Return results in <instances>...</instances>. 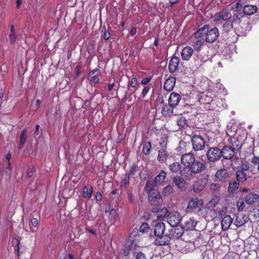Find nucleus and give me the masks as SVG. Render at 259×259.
Instances as JSON below:
<instances>
[{
    "label": "nucleus",
    "mask_w": 259,
    "mask_h": 259,
    "mask_svg": "<svg viewBox=\"0 0 259 259\" xmlns=\"http://www.w3.org/2000/svg\"><path fill=\"white\" fill-rule=\"evenodd\" d=\"M149 89L150 88L148 87H145L144 88L141 94V96H142L143 98H144L146 95L149 91Z\"/></svg>",
    "instance_id": "56"
},
{
    "label": "nucleus",
    "mask_w": 259,
    "mask_h": 259,
    "mask_svg": "<svg viewBox=\"0 0 259 259\" xmlns=\"http://www.w3.org/2000/svg\"><path fill=\"white\" fill-rule=\"evenodd\" d=\"M93 192V188L91 187L90 188L85 186L83 188V192L82 196L83 198L85 199H90L91 198L92 196V193Z\"/></svg>",
    "instance_id": "32"
},
{
    "label": "nucleus",
    "mask_w": 259,
    "mask_h": 259,
    "mask_svg": "<svg viewBox=\"0 0 259 259\" xmlns=\"http://www.w3.org/2000/svg\"><path fill=\"white\" fill-rule=\"evenodd\" d=\"M172 112V110L169 107L165 105L161 109V113L164 116H169Z\"/></svg>",
    "instance_id": "42"
},
{
    "label": "nucleus",
    "mask_w": 259,
    "mask_h": 259,
    "mask_svg": "<svg viewBox=\"0 0 259 259\" xmlns=\"http://www.w3.org/2000/svg\"><path fill=\"white\" fill-rule=\"evenodd\" d=\"M166 173L162 170L155 178L154 183L155 185H160L164 180L166 177Z\"/></svg>",
    "instance_id": "31"
},
{
    "label": "nucleus",
    "mask_w": 259,
    "mask_h": 259,
    "mask_svg": "<svg viewBox=\"0 0 259 259\" xmlns=\"http://www.w3.org/2000/svg\"><path fill=\"white\" fill-rule=\"evenodd\" d=\"M206 185V181L205 180H199L196 181L193 185V190L195 192H200Z\"/></svg>",
    "instance_id": "22"
},
{
    "label": "nucleus",
    "mask_w": 259,
    "mask_h": 259,
    "mask_svg": "<svg viewBox=\"0 0 259 259\" xmlns=\"http://www.w3.org/2000/svg\"><path fill=\"white\" fill-rule=\"evenodd\" d=\"M193 49L189 46L184 48L181 52L182 59L185 61L189 60L193 55Z\"/></svg>",
    "instance_id": "15"
},
{
    "label": "nucleus",
    "mask_w": 259,
    "mask_h": 259,
    "mask_svg": "<svg viewBox=\"0 0 259 259\" xmlns=\"http://www.w3.org/2000/svg\"><path fill=\"white\" fill-rule=\"evenodd\" d=\"M211 95H212V92H208L207 94L206 95V97L207 98L210 97V99H208V100L205 99V100L207 101L208 102L213 101L214 100V96H212Z\"/></svg>",
    "instance_id": "58"
},
{
    "label": "nucleus",
    "mask_w": 259,
    "mask_h": 259,
    "mask_svg": "<svg viewBox=\"0 0 259 259\" xmlns=\"http://www.w3.org/2000/svg\"><path fill=\"white\" fill-rule=\"evenodd\" d=\"M26 130L24 129L22 131L20 136V144H19V148L21 149L23 147L25 143L27 140V135H26Z\"/></svg>",
    "instance_id": "34"
},
{
    "label": "nucleus",
    "mask_w": 259,
    "mask_h": 259,
    "mask_svg": "<svg viewBox=\"0 0 259 259\" xmlns=\"http://www.w3.org/2000/svg\"><path fill=\"white\" fill-rule=\"evenodd\" d=\"M257 7L255 5H247L244 7L243 12L246 15H251L257 11Z\"/></svg>",
    "instance_id": "24"
},
{
    "label": "nucleus",
    "mask_w": 259,
    "mask_h": 259,
    "mask_svg": "<svg viewBox=\"0 0 259 259\" xmlns=\"http://www.w3.org/2000/svg\"><path fill=\"white\" fill-rule=\"evenodd\" d=\"M239 186V182L234 181L232 183H230L228 187L229 191L230 192H234L236 190Z\"/></svg>",
    "instance_id": "40"
},
{
    "label": "nucleus",
    "mask_w": 259,
    "mask_h": 259,
    "mask_svg": "<svg viewBox=\"0 0 259 259\" xmlns=\"http://www.w3.org/2000/svg\"><path fill=\"white\" fill-rule=\"evenodd\" d=\"M176 79L175 77H170L164 82L163 88L165 90L170 92L172 90L175 85Z\"/></svg>",
    "instance_id": "20"
},
{
    "label": "nucleus",
    "mask_w": 259,
    "mask_h": 259,
    "mask_svg": "<svg viewBox=\"0 0 259 259\" xmlns=\"http://www.w3.org/2000/svg\"><path fill=\"white\" fill-rule=\"evenodd\" d=\"M130 174H125L121 179L120 187L121 188H126L129 185Z\"/></svg>",
    "instance_id": "33"
},
{
    "label": "nucleus",
    "mask_w": 259,
    "mask_h": 259,
    "mask_svg": "<svg viewBox=\"0 0 259 259\" xmlns=\"http://www.w3.org/2000/svg\"><path fill=\"white\" fill-rule=\"evenodd\" d=\"M235 150L231 145L226 146L221 150L222 156L225 159H231L235 155Z\"/></svg>",
    "instance_id": "10"
},
{
    "label": "nucleus",
    "mask_w": 259,
    "mask_h": 259,
    "mask_svg": "<svg viewBox=\"0 0 259 259\" xmlns=\"http://www.w3.org/2000/svg\"><path fill=\"white\" fill-rule=\"evenodd\" d=\"M165 230V224L162 222L157 223L154 228V235L155 236L164 234Z\"/></svg>",
    "instance_id": "23"
},
{
    "label": "nucleus",
    "mask_w": 259,
    "mask_h": 259,
    "mask_svg": "<svg viewBox=\"0 0 259 259\" xmlns=\"http://www.w3.org/2000/svg\"><path fill=\"white\" fill-rule=\"evenodd\" d=\"M214 252L212 249H207L203 251L199 259H213Z\"/></svg>",
    "instance_id": "28"
},
{
    "label": "nucleus",
    "mask_w": 259,
    "mask_h": 259,
    "mask_svg": "<svg viewBox=\"0 0 259 259\" xmlns=\"http://www.w3.org/2000/svg\"><path fill=\"white\" fill-rule=\"evenodd\" d=\"M138 170V167L136 165H133L130 169V173H128L130 175L134 174L136 171H137Z\"/></svg>",
    "instance_id": "53"
},
{
    "label": "nucleus",
    "mask_w": 259,
    "mask_h": 259,
    "mask_svg": "<svg viewBox=\"0 0 259 259\" xmlns=\"http://www.w3.org/2000/svg\"><path fill=\"white\" fill-rule=\"evenodd\" d=\"M236 176L237 181L243 183L247 180L246 173L242 170H238L236 172Z\"/></svg>",
    "instance_id": "30"
},
{
    "label": "nucleus",
    "mask_w": 259,
    "mask_h": 259,
    "mask_svg": "<svg viewBox=\"0 0 259 259\" xmlns=\"http://www.w3.org/2000/svg\"><path fill=\"white\" fill-rule=\"evenodd\" d=\"M233 222V219L228 215L225 216L222 220L221 226L223 230H227L229 228Z\"/></svg>",
    "instance_id": "21"
},
{
    "label": "nucleus",
    "mask_w": 259,
    "mask_h": 259,
    "mask_svg": "<svg viewBox=\"0 0 259 259\" xmlns=\"http://www.w3.org/2000/svg\"><path fill=\"white\" fill-rule=\"evenodd\" d=\"M209 27L207 25H204L202 28L197 31L195 34V36L196 37H199L203 33H205L206 30L205 40L208 42H214L219 36V30L216 27L207 31Z\"/></svg>",
    "instance_id": "2"
},
{
    "label": "nucleus",
    "mask_w": 259,
    "mask_h": 259,
    "mask_svg": "<svg viewBox=\"0 0 259 259\" xmlns=\"http://www.w3.org/2000/svg\"><path fill=\"white\" fill-rule=\"evenodd\" d=\"M167 157V153L165 150H162L159 151L157 159L159 161L162 162L165 161Z\"/></svg>",
    "instance_id": "41"
},
{
    "label": "nucleus",
    "mask_w": 259,
    "mask_h": 259,
    "mask_svg": "<svg viewBox=\"0 0 259 259\" xmlns=\"http://www.w3.org/2000/svg\"><path fill=\"white\" fill-rule=\"evenodd\" d=\"M251 162L254 164L259 165V157L257 156H254L251 159Z\"/></svg>",
    "instance_id": "57"
},
{
    "label": "nucleus",
    "mask_w": 259,
    "mask_h": 259,
    "mask_svg": "<svg viewBox=\"0 0 259 259\" xmlns=\"http://www.w3.org/2000/svg\"><path fill=\"white\" fill-rule=\"evenodd\" d=\"M206 156L210 161L219 160L222 156L221 150L218 148L213 147L210 148L207 152Z\"/></svg>",
    "instance_id": "5"
},
{
    "label": "nucleus",
    "mask_w": 259,
    "mask_h": 259,
    "mask_svg": "<svg viewBox=\"0 0 259 259\" xmlns=\"http://www.w3.org/2000/svg\"><path fill=\"white\" fill-rule=\"evenodd\" d=\"M100 73L101 71L99 69L91 70L89 74V80L95 83H98L100 80L99 76L100 75Z\"/></svg>",
    "instance_id": "16"
},
{
    "label": "nucleus",
    "mask_w": 259,
    "mask_h": 259,
    "mask_svg": "<svg viewBox=\"0 0 259 259\" xmlns=\"http://www.w3.org/2000/svg\"><path fill=\"white\" fill-rule=\"evenodd\" d=\"M196 224L193 218H184L183 227L186 230H192L195 228Z\"/></svg>",
    "instance_id": "12"
},
{
    "label": "nucleus",
    "mask_w": 259,
    "mask_h": 259,
    "mask_svg": "<svg viewBox=\"0 0 259 259\" xmlns=\"http://www.w3.org/2000/svg\"><path fill=\"white\" fill-rule=\"evenodd\" d=\"M258 198L259 196L257 194L249 193L245 197V202L248 204H251L253 203Z\"/></svg>",
    "instance_id": "29"
},
{
    "label": "nucleus",
    "mask_w": 259,
    "mask_h": 259,
    "mask_svg": "<svg viewBox=\"0 0 259 259\" xmlns=\"http://www.w3.org/2000/svg\"><path fill=\"white\" fill-rule=\"evenodd\" d=\"M169 212L167 210L166 208H162L160 209H159L156 212V215L157 216V219L159 220H163L167 218Z\"/></svg>",
    "instance_id": "25"
},
{
    "label": "nucleus",
    "mask_w": 259,
    "mask_h": 259,
    "mask_svg": "<svg viewBox=\"0 0 259 259\" xmlns=\"http://www.w3.org/2000/svg\"><path fill=\"white\" fill-rule=\"evenodd\" d=\"M227 208L226 206H223L221 209L217 212V216L223 217L227 212Z\"/></svg>",
    "instance_id": "46"
},
{
    "label": "nucleus",
    "mask_w": 259,
    "mask_h": 259,
    "mask_svg": "<svg viewBox=\"0 0 259 259\" xmlns=\"http://www.w3.org/2000/svg\"><path fill=\"white\" fill-rule=\"evenodd\" d=\"M249 166L248 163L243 164L241 166V168L242 169L243 171L247 170L249 169Z\"/></svg>",
    "instance_id": "63"
},
{
    "label": "nucleus",
    "mask_w": 259,
    "mask_h": 259,
    "mask_svg": "<svg viewBox=\"0 0 259 259\" xmlns=\"http://www.w3.org/2000/svg\"><path fill=\"white\" fill-rule=\"evenodd\" d=\"M173 182L181 191H184L187 189L186 182L181 177H175L173 179Z\"/></svg>",
    "instance_id": "13"
},
{
    "label": "nucleus",
    "mask_w": 259,
    "mask_h": 259,
    "mask_svg": "<svg viewBox=\"0 0 259 259\" xmlns=\"http://www.w3.org/2000/svg\"><path fill=\"white\" fill-rule=\"evenodd\" d=\"M148 201L152 204H155V202L160 203L162 202V198L160 193L157 191H154L148 195Z\"/></svg>",
    "instance_id": "17"
},
{
    "label": "nucleus",
    "mask_w": 259,
    "mask_h": 259,
    "mask_svg": "<svg viewBox=\"0 0 259 259\" xmlns=\"http://www.w3.org/2000/svg\"><path fill=\"white\" fill-rule=\"evenodd\" d=\"M9 40L11 43L14 44L16 42L17 39L16 32L10 33L9 35Z\"/></svg>",
    "instance_id": "47"
},
{
    "label": "nucleus",
    "mask_w": 259,
    "mask_h": 259,
    "mask_svg": "<svg viewBox=\"0 0 259 259\" xmlns=\"http://www.w3.org/2000/svg\"><path fill=\"white\" fill-rule=\"evenodd\" d=\"M35 171V168L33 166L29 167L28 170L27 176L29 178H31L33 176Z\"/></svg>",
    "instance_id": "50"
},
{
    "label": "nucleus",
    "mask_w": 259,
    "mask_h": 259,
    "mask_svg": "<svg viewBox=\"0 0 259 259\" xmlns=\"http://www.w3.org/2000/svg\"><path fill=\"white\" fill-rule=\"evenodd\" d=\"M233 24H234V23L231 20L225 21V23L223 25V30L226 32H228L232 30L233 28Z\"/></svg>",
    "instance_id": "38"
},
{
    "label": "nucleus",
    "mask_w": 259,
    "mask_h": 259,
    "mask_svg": "<svg viewBox=\"0 0 259 259\" xmlns=\"http://www.w3.org/2000/svg\"><path fill=\"white\" fill-rule=\"evenodd\" d=\"M232 14L228 9H224L214 15V21L218 22L221 20L226 21L231 20Z\"/></svg>",
    "instance_id": "6"
},
{
    "label": "nucleus",
    "mask_w": 259,
    "mask_h": 259,
    "mask_svg": "<svg viewBox=\"0 0 259 259\" xmlns=\"http://www.w3.org/2000/svg\"><path fill=\"white\" fill-rule=\"evenodd\" d=\"M177 122L179 129H181L184 128L187 125V120L183 116H180L177 119Z\"/></svg>",
    "instance_id": "36"
},
{
    "label": "nucleus",
    "mask_w": 259,
    "mask_h": 259,
    "mask_svg": "<svg viewBox=\"0 0 259 259\" xmlns=\"http://www.w3.org/2000/svg\"><path fill=\"white\" fill-rule=\"evenodd\" d=\"M219 202V199L217 197L213 198L207 203L206 206L208 208L211 209L214 208Z\"/></svg>",
    "instance_id": "39"
},
{
    "label": "nucleus",
    "mask_w": 259,
    "mask_h": 259,
    "mask_svg": "<svg viewBox=\"0 0 259 259\" xmlns=\"http://www.w3.org/2000/svg\"><path fill=\"white\" fill-rule=\"evenodd\" d=\"M151 148V145L150 142H146L144 145H143V152L145 154H148L149 153V151H150V149Z\"/></svg>",
    "instance_id": "44"
},
{
    "label": "nucleus",
    "mask_w": 259,
    "mask_h": 259,
    "mask_svg": "<svg viewBox=\"0 0 259 259\" xmlns=\"http://www.w3.org/2000/svg\"><path fill=\"white\" fill-rule=\"evenodd\" d=\"M81 73V66H77L76 68V77L79 76Z\"/></svg>",
    "instance_id": "59"
},
{
    "label": "nucleus",
    "mask_w": 259,
    "mask_h": 259,
    "mask_svg": "<svg viewBox=\"0 0 259 259\" xmlns=\"http://www.w3.org/2000/svg\"><path fill=\"white\" fill-rule=\"evenodd\" d=\"M130 82L132 87L136 88L138 85V79L136 77H134L131 79Z\"/></svg>",
    "instance_id": "51"
},
{
    "label": "nucleus",
    "mask_w": 259,
    "mask_h": 259,
    "mask_svg": "<svg viewBox=\"0 0 259 259\" xmlns=\"http://www.w3.org/2000/svg\"><path fill=\"white\" fill-rule=\"evenodd\" d=\"M193 148L195 151H200L204 149L205 141L199 136H194L192 139Z\"/></svg>",
    "instance_id": "7"
},
{
    "label": "nucleus",
    "mask_w": 259,
    "mask_h": 259,
    "mask_svg": "<svg viewBox=\"0 0 259 259\" xmlns=\"http://www.w3.org/2000/svg\"><path fill=\"white\" fill-rule=\"evenodd\" d=\"M235 5H236V8H237V9L241 8L242 6V0H238Z\"/></svg>",
    "instance_id": "61"
},
{
    "label": "nucleus",
    "mask_w": 259,
    "mask_h": 259,
    "mask_svg": "<svg viewBox=\"0 0 259 259\" xmlns=\"http://www.w3.org/2000/svg\"><path fill=\"white\" fill-rule=\"evenodd\" d=\"M237 208L239 211H242L244 207V203L243 200H240L237 202Z\"/></svg>",
    "instance_id": "48"
},
{
    "label": "nucleus",
    "mask_w": 259,
    "mask_h": 259,
    "mask_svg": "<svg viewBox=\"0 0 259 259\" xmlns=\"http://www.w3.org/2000/svg\"><path fill=\"white\" fill-rule=\"evenodd\" d=\"M136 259H146L145 255L141 252H138L136 255Z\"/></svg>",
    "instance_id": "54"
},
{
    "label": "nucleus",
    "mask_w": 259,
    "mask_h": 259,
    "mask_svg": "<svg viewBox=\"0 0 259 259\" xmlns=\"http://www.w3.org/2000/svg\"><path fill=\"white\" fill-rule=\"evenodd\" d=\"M180 214L177 211L170 212L167 218V222L172 227H175L180 224L181 221Z\"/></svg>",
    "instance_id": "8"
},
{
    "label": "nucleus",
    "mask_w": 259,
    "mask_h": 259,
    "mask_svg": "<svg viewBox=\"0 0 259 259\" xmlns=\"http://www.w3.org/2000/svg\"><path fill=\"white\" fill-rule=\"evenodd\" d=\"M241 17H242L241 13L239 12H236L234 14L231 20L234 24H238L241 22Z\"/></svg>",
    "instance_id": "37"
},
{
    "label": "nucleus",
    "mask_w": 259,
    "mask_h": 259,
    "mask_svg": "<svg viewBox=\"0 0 259 259\" xmlns=\"http://www.w3.org/2000/svg\"><path fill=\"white\" fill-rule=\"evenodd\" d=\"M169 168L171 172L177 173L181 169V165L179 162H174L169 165Z\"/></svg>",
    "instance_id": "35"
},
{
    "label": "nucleus",
    "mask_w": 259,
    "mask_h": 259,
    "mask_svg": "<svg viewBox=\"0 0 259 259\" xmlns=\"http://www.w3.org/2000/svg\"><path fill=\"white\" fill-rule=\"evenodd\" d=\"M31 223L32 226L36 227L38 225V221L35 218H32L31 220Z\"/></svg>",
    "instance_id": "60"
},
{
    "label": "nucleus",
    "mask_w": 259,
    "mask_h": 259,
    "mask_svg": "<svg viewBox=\"0 0 259 259\" xmlns=\"http://www.w3.org/2000/svg\"><path fill=\"white\" fill-rule=\"evenodd\" d=\"M153 185L151 181H148L146 183L145 190L146 192L150 193L153 191Z\"/></svg>",
    "instance_id": "45"
},
{
    "label": "nucleus",
    "mask_w": 259,
    "mask_h": 259,
    "mask_svg": "<svg viewBox=\"0 0 259 259\" xmlns=\"http://www.w3.org/2000/svg\"><path fill=\"white\" fill-rule=\"evenodd\" d=\"M178 250L183 253H188L193 251L195 248L194 243L193 242L182 241L180 246H178Z\"/></svg>",
    "instance_id": "9"
},
{
    "label": "nucleus",
    "mask_w": 259,
    "mask_h": 259,
    "mask_svg": "<svg viewBox=\"0 0 259 259\" xmlns=\"http://www.w3.org/2000/svg\"><path fill=\"white\" fill-rule=\"evenodd\" d=\"M253 213L255 218H259V205L256 206V207L253 209Z\"/></svg>",
    "instance_id": "52"
},
{
    "label": "nucleus",
    "mask_w": 259,
    "mask_h": 259,
    "mask_svg": "<svg viewBox=\"0 0 259 259\" xmlns=\"http://www.w3.org/2000/svg\"><path fill=\"white\" fill-rule=\"evenodd\" d=\"M155 243L157 245H164L168 244L170 241L171 237L167 234H161L156 236Z\"/></svg>",
    "instance_id": "11"
},
{
    "label": "nucleus",
    "mask_w": 259,
    "mask_h": 259,
    "mask_svg": "<svg viewBox=\"0 0 259 259\" xmlns=\"http://www.w3.org/2000/svg\"><path fill=\"white\" fill-rule=\"evenodd\" d=\"M182 164L188 169L186 175L182 174V176L190 180L193 178V174H196L202 172L205 168L204 164L199 160H196L195 155L191 153L183 154L181 158Z\"/></svg>",
    "instance_id": "1"
},
{
    "label": "nucleus",
    "mask_w": 259,
    "mask_h": 259,
    "mask_svg": "<svg viewBox=\"0 0 259 259\" xmlns=\"http://www.w3.org/2000/svg\"><path fill=\"white\" fill-rule=\"evenodd\" d=\"M180 99V96L178 94L175 92L171 93L168 98L169 106L171 107L177 106L179 104Z\"/></svg>",
    "instance_id": "14"
},
{
    "label": "nucleus",
    "mask_w": 259,
    "mask_h": 259,
    "mask_svg": "<svg viewBox=\"0 0 259 259\" xmlns=\"http://www.w3.org/2000/svg\"><path fill=\"white\" fill-rule=\"evenodd\" d=\"M151 77H147L141 80V83L144 85L147 84L151 80Z\"/></svg>",
    "instance_id": "55"
},
{
    "label": "nucleus",
    "mask_w": 259,
    "mask_h": 259,
    "mask_svg": "<svg viewBox=\"0 0 259 259\" xmlns=\"http://www.w3.org/2000/svg\"><path fill=\"white\" fill-rule=\"evenodd\" d=\"M247 217L245 215H238L236 217L234 225L237 227H240L247 222Z\"/></svg>",
    "instance_id": "27"
},
{
    "label": "nucleus",
    "mask_w": 259,
    "mask_h": 259,
    "mask_svg": "<svg viewBox=\"0 0 259 259\" xmlns=\"http://www.w3.org/2000/svg\"><path fill=\"white\" fill-rule=\"evenodd\" d=\"M96 199L97 201H100L102 199V195L100 193L97 192L95 195Z\"/></svg>",
    "instance_id": "64"
},
{
    "label": "nucleus",
    "mask_w": 259,
    "mask_h": 259,
    "mask_svg": "<svg viewBox=\"0 0 259 259\" xmlns=\"http://www.w3.org/2000/svg\"><path fill=\"white\" fill-rule=\"evenodd\" d=\"M173 229L172 230V236L174 238H179L184 233V230L185 229L182 226H175V227H172Z\"/></svg>",
    "instance_id": "26"
},
{
    "label": "nucleus",
    "mask_w": 259,
    "mask_h": 259,
    "mask_svg": "<svg viewBox=\"0 0 259 259\" xmlns=\"http://www.w3.org/2000/svg\"><path fill=\"white\" fill-rule=\"evenodd\" d=\"M179 65V59L178 57H172L169 62L168 69L170 72H175L177 69Z\"/></svg>",
    "instance_id": "19"
},
{
    "label": "nucleus",
    "mask_w": 259,
    "mask_h": 259,
    "mask_svg": "<svg viewBox=\"0 0 259 259\" xmlns=\"http://www.w3.org/2000/svg\"><path fill=\"white\" fill-rule=\"evenodd\" d=\"M215 177L217 181L223 182L229 177V174L226 169H221L217 171Z\"/></svg>",
    "instance_id": "18"
},
{
    "label": "nucleus",
    "mask_w": 259,
    "mask_h": 259,
    "mask_svg": "<svg viewBox=\"0 0 259 259\" xmlns=\"http://www.w3.org/2000/svg\"><path fill=\"white\" fill-rule=\"evenodd\" d=\"M173 189L170 185L166 186L162 191V194L164 196H169L172 194Z\"/></svg>",
    "instance_id": "43"
},
{
    "label": "nucleus",
    "mask_w": 259,
    "mask_h": 259,
    "mask_svg": "<svg viewBox=\"0 0 259 259\" xmlns=\"http://www.w3.org/2000/svg\"><path fill=\"white\" fill-rule=\"evenodd\" d=\"M149 229V225L147 223H144L142 224L141 227H140V231L141 232H145L148 231Z\"/></svg>",
    "instance_id": "49"
},
{
    "label": "nucleus",
    "mask_w": 259,
    "mask_h": 259,
    "mask_svg": "<svg viewBox=\"0 0 259 259\" xmlns=\"http://www.w3.org/2000/svg\"><path fill=\"white\" fill-rule=\"evenodd\" d=\"M204 202L202 199L194 198L191 199L188 202L186 210L189 211H195L199 213L203 207Z\"/></svg>",
    "instance_id": "4"
},
{
    "label": "nucleus",
    "mask_w": 259,
    "mask_h": 259,
    "mask_svg": "<svg viewBox=\"0 0 259 259\" xmlns=\"http://www.w3.org/2000/svg\"><path fill=\"white\" fill-rule=\"evenodd\" d=\"M104 38L105 40H108L110 37V33L108 31H105L104 33Z\"/></svg>",
    "instance_id": "62"
},
{
    "label": "nucleus",
    "mask_w": 259,
    "mask_h": 259,
    "mask_svg": "<svg viewBox=\"0 0 259 259\" xmlns=\"http://www.w3.org/2000/svg\"><path fill=\"white\" fill-rule=\"evenodd\" d=\"M229 140V142L231 146L236 150H239L242 146L244 141L246 138V133L242 132L241 133H236L233 136H231Z\"/></svg>",
    "instance_id": "3"
}]
</instances>
